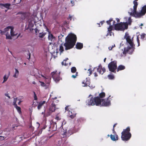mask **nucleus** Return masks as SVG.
<instances>
[{"label": "nucleus", "instance_id": "6", "mask_svg": "<svg viewBox=\"0 0 146 146\" xmlns=\"http://www.w3.org/2000/svg\"><path fill=\"white\" fill-rule=\"evenodd\" d=\"M56 71V72H53L51 73V75L52 76V78L56 82H58L61 79L60 76V72L58 74L57 73Z\"/></svg>", "mask_w": 146, "mask_h": 146}, {"label": "nucleus", "instance_id": "47", "mask_svg": "<svg viewBox=\"0 0 146 146\" xmlns=\"http://www.w3.org/2000/svg\"><path fill=\"white\" fill-rule=\"evenodd\" d=\"M78 72H76L75 75H72V77L73 78H75L76 77L78 76Z\"/></svg>", "mask_w": 146, "mask_h": 146}, {"label": "nucleus", "instance_id": "8", "mask_svg": "<svg viewBox=\"0 0 146 146\" xmlns=\"http://www.w3.org/2000/svg\"><path fill=\"white\" fill-rule=\"evenodd\" d=\"M128 13L131 16L135 17L140 18L141 16L144 15L141 11L139 13L136 11V13H134L133 12H129Z\"/></svg>", "mask_w": 146, "mask_h": 146}, {"label": "nucleus", "instance_id": "25", "mask_svg": "<svg viewBox=\"0 0 146 146\" xmlns=\"http://www.w3.org/2000/svg\"><path fill=\"white\" fill-rule=\"evenodd\" d=\"M141 12L144 15L146 13V5H144L142 7Z\"/></svg>", "mask_w": 146, "mask_h": 146}, {"label": "nucleus", "instance_id": "57", "mask_svg": "<svg viewBox=\"0 0 146 146\" xmlns=\"http://www.w3.org/2000/svg\"><path fill=\"white\" fill-rule=\"evenodd\" d=\"M30 57H31V54L29 53V58H27L28 59H29V60L30 59Z\"/></svg>", "mask_w": 146, "mask_h": 146}, {"label": "nucleus", "instance_id": "3", "mask_svg": "<svg viewBox=\"0 0 146 146\" xmlns=\"http://www.w3.org/2000/svg\"><path fill=\"white\" fill-rule=\"evenodd\" d=\"M130 131V128L129 127H127L126 129H123L121 133V138L122 140L127 141L130 139L131 136V134Z\"/></svg>", "mask_w": 146, "mask_h": 146}, {"label": "nucleus", "instance_id": "42", "mask_svg": "<svg viewBox=\"0 0 146 146\" xmlns=\"http://www.w3.org/2000/svg\"><path fill=\"white\" fill-rule=\"evenodd\" d=\"M77 2V1L75 0H72L71 1V3L72 4V6H73L75 4V2Z\"/></svg>", "mask_w": 146, "mask_h": 146}, {"label": "nucleus", "instance_id": "1", "mask_svg": "<svg viewBox=\"0 0 146 146\" xmlns=\"http://www.w3.org/2000/svg\"><path fill=\"white\" fill-rule=\"evenodd\" d=\"M77 40L76 35L72 33H70L65 38V42L64 44L65 50H67L72 48L75 44Z\"/></svg>", "mask_w": 146, "mask_h": 146}, {"label": "nucleus", "instance_id": "40", "mask_svg": "<svg viewBox=\"0 0 146 146\" xmlns=\"http://www.w3.org/2000/svg\"><path fill=\"white\" fill-rule=\"evenodd\" d=\"M59 50L60 52H62L64 50L63 47L62 45H61L60 46Z\"/></svg>", "mask_w": 146, "mask_h": 146}, {"label": "nucleus", "instance_id": "18", "mask_svg": "<svg viewBox=\"0 0 146 146\" xmlns=\"http://www.w3.org/2000/svg\"><path fill=\"white\" fill-rule=\"evenodd\" d=\"M113 29V26L112 25L109 26V27L108 28L107 33L106 35V36H108L109 35L110 36H111L112 35V31Z\"/></svg>", "mask_w": 146, "mask_h": 146}, {"label": "nucleus", "instance_id": "51", "mask_svg": "<svg viewBox=\"0 0 146 146\" xmlns=\"http://www.w3.org/2000/svg\"><path fill=\"white\" fill-rule=\"evenodd\" d=\"M5 139V137L3 136H0V140H2Z\"/></svg>", "mask_w": 146, "mask_h": 146}, {"label": "nucleus", "instance_id": "15", "mask_svg": "<svg viewBox=\"0 0 146 146\" xmlns=\"http://www.w3.org/2000/svg\"><path fill=\"white\" fill-rule=\"evenodd\" d=\"M86 102L88 106L95 105L94 98L93 97H91L90 99L87 100Z\"/></svg>", "mask_w": 146, "mask_h": 146}, {"label": "nucleus", "instance_id": "13", "mask_svg": "<svg viewBox=\"0 0 146 146\" xmlns=\"http://www.w3.org/2000/svg\"><path fill=\"white\" fill-rule=\"evenodd\" d=\"M97 71L101 74H102L104 72L106 71V70L104 67L102 68V66L101 64H100L98 66V67L97 68Z\"/></svg>", "mask_w": 146, "mask_h": 146}, {"label": "nucleus", "instance_id": "56", "mask_svg": "<svg viewBox=\"0 0 146 146\" xmlns=\"http://www.w3.org/2000/svg\"><path fill=\"white\" fill-rule=\"evenodd\" d=\"M5 96H7V97H8V98H10V96H9V95H8V94H5Z\"/></svg>", "mask_w": 146, "mask_h": 146}, {"label": "nucleus", "instance_id": "48", "mask_svg": "<svg viewBox=\"0 0 146 146\" xmlns=\"http://www.w3.org/2000/svg\"><path fill=\"white\" fill-rule=\"evenodd\" d=\"M115 45L114 44L113 45H112L111 46H110L108 48L110 50H111L112 48L115 47Z\"/></svg>", "mask_w": 146, "mask_h": 146}, {"label": "nucleus", "instance_id": "43", "mask_svg": "<svg viewBox=\"0 0 146 146\" xmlns=\"http://www.w3.org/2000/svg\"><path fill=\"white\" fill-rule=\"evenodd\" d=\"M55 119L58 120H59L61 119V118L58 116V114H57L56 115Z\"/></svg>", "mask_w": 146, "mask_h": 146}, {"label": "nucleus", "instance_id": "49", "mask_svg": "<svg viewBox=\"0 0 146 146\" xmlns=\"http://www.w3.org/2000/svg\"><path fill=\"white\" fill-rule=\"evenodd\" d=\"M137 42L138 44V46H139L140 45V42H139V38L138 37L137 38Z\"/></svg>", "mask_w": 146, "mask_h": 146}, {"label": "nucleus", "instance_id": "16", "mask_svg": "<svg viewBox=\"0 0 146 146\" xmlns=\"http://www.w3.org/2000/svg\"><path fill=\"white\" fill-rule=\"evenodd\" d=\"M11 6V4L8 3L5 4L0 3V8L3 9V7H5L7 9H9V7Z\"/></svg>", "mask_w": 146, "mask_h": 146}, {"label": "nucleus", "instance_id": "35", "mask_svg": "<svg viewBox=\"0 0 146 146\" xmlns=\"http://www.w3.org/2000/svg\"><path fill=\"white\" fill-rule=\"evenodd\" d=\"M76 69L75 67H73L71 68V72L72 73H74L76 72Z\"/></svg>", "mask_w": 146, "mask_h": 146}, {"label": "nucleus", "instance_id": "22", "mask_svg": "<svg viewBox=\"0 0 146 146\" xmlns=\"http://www.w3.org/2000/svg\"><path fill=\"white\" fill-rule=\"evenodd\" d=\"M45 103L46 102L44 101L40 102L39 103L38 105L37 106V108L38 110H39L41 108L43 104H45Z\"/></svg>", "mask_w": 146, "mask_h": 146}, {"label": "nucleus", "instance_id": "29", "mask_svg": "<svg viewBox=\"0 0 146 146\" xmlns=\"http://www.w3.org/2000/svg\"><path fill=\"white\" fill-rule=\"evenodd\" d=\"M19 74V72L17 69H15V74L13 75V77L15 78H17Z\"/></svg>", "mask_w": 146, "mask_h": 146}, {"label": "nucleus", "instance_id": "38", "mask_svg": "<svg viewBox=\"0 0 146 146\" xmlns=\"http://www.w3.org/2000/svg\"><path fill=\"white\" fill-rule=\"evenodd\" d=\"M70 106H66L65 108V109L66 111H68V113L69 112V111H70V109H71L70 108Z\"/></svg>", "mask_w": 146, "mask_h": 146}, {"label": "nucleus", "instance_id": "44", "mask_svg": "<svg viewBox=\"0 0 146 146\" xmlns=\"http://www.w3.org/2000/svg\"><path fill=\"white\" fill-rule=\"evenodd\" d=\"M34 94V100H37V98L36 95V94L35 92H33Z\"/></svg>", "mask_w": 146, "mask_h": 146}, {"label": "nucleus", "instance_id": "50", "mask_svg": "<svg viewBox=\"0 0 146 146\" xmlns=\"http://www.w3.org/2000/svg\"><path fill=\"white\" fill-rule=\"evenodd\" d=\"M88 71H89V76H90V75H91L92 73V70H91V69H89L88 70Z\"/></svg>", "mask_w": 146, "mask_h": 146}, {"label": "nucleus", "instance_id": "27", "mask_svg": "<svg viewBox=\"0 0 146 146\" xmlns=\"http://www.w3.org/2000/svg\"><path fill=\"white\" fill-rule=\"evenodd\" d=\"M48 38L49 40L52 41L55 39V37L51 34H49L48 36Z\"/></svg>", "mask_w": 146, "mask_h": 146}, {"label": "nucleus", "instance_id": "63", "mask_svg": "<svg viewBox=\"0 0 146 146\" xmlns=\"http://www.w3.org/2000/svg\"><path fill=\"white\" fill-rule=\"evenodd\" d=\"M117 123H116L115 124L113 125V129H114L115 127V126L116 125H117Z\"/></svg>", "mask_w": 146, "mask_h": 146}, {"label": "nucleus", "instance_id": "45", "mask_svg": "<svg viewBox=\"0 0 146 146\" xmlns=\"http://www.w3.org/2000/svg\"><path fill=\"white\" fill-rule=\"evenodd\" d=\"M131 22H132V21L131 19V17H130L128 18V23H127L128 25V24L129 25H131Z\"/></svg>", "mask_w": 146, "mask_h": 146}, {"label": "nucleus", "instance_id": "26", "mask_svg": "<svg viewBox=\"0 0 146 146\" xmlns=\"http://www.w3.org/2000/svg\"><path fill=\"white\" fill-rule=\"evenodd\" d=\"M85 81L86 83V85H82V86L83 87H87L88 86L89 87H90L91 88V87L90 86V80L86 78L85 80Z\"/></svg>", "mask_w": 146, "mask_h": 146}, {"label": "nucleus", "instance_id": "7", "mask_svg": "<svg viewBox=\"0 0 146 146\" xmlns=\"http://www.w3.org/2000/svg\"><path fill=\"white\" fill-rule=\"evenodd\" d=\"M57 108H56V106L55 104L53 102L51 104L49 108L48 111L47 113V115L49 116L50 115L51 113L54 112L56 109Z\"/></svg>", "mask_w": 146, "mask_h": 146}, {"label": "nucleus", "instance_id": "53", "mask_svg": "<svg viewBox=\"0 0 146 146\" xmlns=\"http://www.w3.org/2000/svg\"><path fill=\"white\" fill-rule=\"evenodd\" d=\"M113 133L114 134V135L117 134L115 130L114 129H113Z\"/></svg>", "mask_w": 146, "mask_h": 146}, {"label": "nucleus", "instance_id": "14", "mask_svg": "<svg viewBox=\"0 0 146 146\" xmlns=\"http://www.w3.org/2000/svg\"><path fill=\"white\" fill-rule=\"evenodd\" d=\"M56 123L54 122H52L50 124V126L49 127L50 129L52 131L56 130L57 129Z\"/></svg>", "mask_w": 146, "mask_h": 146}, {"label": "nucleus", "instance_id": "34", "mask_svg": "<svg viewBox=\"0 0 146 146\" xmlns=\"http://www.w3.org/2000/svg\"><path fill=\"white\" fill-rule=\"evenodd\" d=\"M112 21H113V18H111L109 20L107 21H106V23L108 25H109V26L112 25H111V22Z\"/></svg>", "mask_w": 146, "mask_h": 146}, {"label": "nucleus", "instance_id": "61", "mask_svg": "<svg viewBox=\"0 0 146 146\" xmlns=\"http://www.w3.org/2000/svg\"><path fill=\"white\" fill-rule=\"evenodd\" d=\"M94 76L95 77H97L98 76V74L96 72L94 73Z\"/></svg>", "mask_w": 146, "mask_h": 146}, {"label": "nucleus", "instance_id": "62", "mask_svg": "<svg viewBox=\"0 0 146 146\" xmlns=\"http://www.w3.org/2000/svg\"><path fill=\"white\" fill-rule=\"evenodd\" d=\"M105 22V21H101L100 23H101V25H102Z\"/></svg>", "mask_w": 146, "mask_h": 146}, {"label": "nucleus", "instance_id": "9", "mask_svg": "<svg viewBox=\"0 0 146 146\" xmlns=\"http://www.w3.org/2000/svg\"><path fill=\"white\" fill-rule=\"evenodd\" d=\"M102 106H108L111 105L110 101L108 99V98L107 99V100L104 99H102Z\"/></svg>", "mask_w": 146, "mask_h": 146}, {"label": "nucleus", "instance_id": "17", "mask_svg": "<svg viewBox=\"0 0 146 146\" xmlns=\"http://www.w3.org/2000/svg\"><path fill=\"white\" fill-rule=\"evenodd\" d=\"M133 3L134 5L133 6V9H131V12H133L134 13H136L137 11V8L138 5L137 2L136 1H133Z\"/></svg>", "mask_w": 146, "mask_h": 146}, {"label": "nucleus", "instance_id": "23", "mask_svg": "<svg viewBox=\"0 0 146 146\" xmlns=\"http://www.w3.org/2000/svg\"><path fill=\"white\" fill-rule=\"evenodd\" d=\"M21 14V16L20 17L21 18L22 20H23L25 18L26 15L27 14V13L26 12L24 13H20Z\"/></svg>", "mask_w": 146, "mask_h": 146}, {"label": "nucleus", "instance_id": "39", "mask_svg": "<svg viewBox=\"0 0 146 146\" xmlns=\"http://www.w3.org/2000/svg\"><path fill=\"white\" fill-rule=\"evenodd\" d=\"M45 33H40L39 34V37L40 38H42L45 35Z\"/></svg>", "mask_w": 146, "mask_h": 146}, {"label": "nucleus", "instance_id": "52", "mask_svg": "<svg viewBox=\"0 0 146 146\" xmlns=\"http://www.w3.org/2000/svg\"><path fill=\"white\" fill-rule=\"evenodd\" d=\"M82 84H83V85H86V82L85 81V80H84L82 82Z\"/></svg>", "mask_w": 146, "mask_h": 146}, {"label": "nucleus", "instance_id": "4", "mask_svg": "<svg viewBox=\"0 0 146 146\" xmlns=\"http://www.w3.org/2000/svg\"><path fill=\"white\" fill-rule=\"evenodd\" d=\"M128 27L127 22H120L115 25L114 29L116 31H124L127 29Z\"/></svg>", "mask_w": 146, "mask_h": 146}, {"label": "nucleus", "instance_id": "33", "mask_svg": "<svg viewBox=\"0 0 146 146\" xmlns=\"http://www.w3.org/2000/svg\"><path fill=\"white\" fill-rule=\"evenodd\" d=\"M13 30V27L10 29L11 35L12 36H14L16 35L14 33Z\"/></svg>", "mask_w": 146, "mask_h": 146}, {"label": "nucleus", "instance_id": "19", "mask_svg": "<svg viewBox=\"0 0 146 146\" xmlns=\"http://www.w3.org/2000/svg\"><path fill=\"white\" fill-rule=\"evenodd\" d=\"M110 137L111 140L113 141H116L118 140V136L117 134L112 135H111Z\"/></svg>", "mask_w": 146, "mask_h": 146}, {"label": "nucleus", "instance_id": "32", "mask_svg": "<svg viewBox=\"0 0 146 146\" xmlns=\"http://www.w3.org/2000/svg\"><path fill=\"white\" fill-rule=\"evenodd\" d=\"M99 98H102L104 97L105 96V94L104 92H103L100 93L99 94Z\"/></svg>", "mask_w": 146, "mask_h": 146}, {"label": "nucleus", "instance_id": "58", "mask_svg": "<svg viewBox=\"0 0 146 146\" xmlns=\"http://www.w3.org/2000/svg\"><path fill=\"white\" fill-rule=\"evenodd\" d=\"M116 20L117 21V22L118 23L120 21V20H119V19L118 18H116Z\"/></svg>", "mask_w": 146, "mask_h": 146}, {"label": "nucleus", "instance_id": "2", "mask_svg": "<svg viewBox=\"0 0 146 146\" xmlns=\"http://www.w3.org/2000/svg\"><path fill=\"white\" fill-rule=\"evenodd\" d=\"M124 38L126 39L127 42L130 45V46L124 48L123 53L125 54L127 53L131 54L134 50L135 45L134 44L133 40L131 39V36L128 33H125Z\"/></svg>", "mask_w": 146, "mask_h": 146}, {"label": "nucleus", "instance_id": "41", "mask_svg": "<svg viewBox=\"0 0 146 146\" xmlns=\"http://www.w3.org/2000/svg\"><path fill=\"white\" fill-rule=\"evenodd\" d=\"M108 77L109 79L110 80L113 79L114 78V76H113L111 75H108Z\"/></svg>", "mask_w": 146, "mask_h": 146}, {"label": "nucleus", "instance_id": "46", "mask_svg": "<svg viewBox=\"0 0 146 146\" xmlns=\"http://www.w3.org/2000/svg\"><path fill=\"white\" fill-rule=\"evenodd\" d=\"M146 34L145 33L142 34L141 35V38L142 39H143L145 37Z\"/></svg>", "mask_w": 146, "mask_h": 146}, {"label": "nucleus", "instance_id": "11", "mask_svg": "<svg viewBox=\"0 0 146 146\" xmlns=\"http://www.w3.org/2000/svg\"><path fill=\"white\" fill-rule=\"evenodd\" d=\"M69 117L71 119L74 118L76 116L77 113L73 109H70V111L68 113Z\"/></svg>", "mask_w": 146, "mask_h": 146}, {"label": "nucleus", "instance_id": "28", "mask_svg": "<svg viewBox=\"0 0 146 146\" xmlns=\"http://www.w3.org/2000/svg\"><path fill=\"white\" fill-rule=\"evenodd\" d=\"M48 138H44L41 140V143L42 145H44L46 144L48 141Z\"/></svg>", "mask_w": 146, "mask_h": 146}, {"label": "nucleus", "instance_id": "12", "mask_svg": "<svg viewBox=\"0 0 146 146\" xmlns=\"http://www.w3.org/2000/svg\"><path fill=\"white\" fill-rule=\"evenodd\" d=\"M94 105L98 106L101 105L102 100L98 96L95 97L94 98Z\"/></svg>", "mask_w": 146, "mask_h": 146}, {"label": "nucleus", "instance_id": "21", "mask_svg": "<svg viewBox=\"0 0 146 146\" xmlns=\"http://www.w3.org/2000/svg\"><path fill=\"white\" fill-rule=\"evenodd\" d=\"M76 48L78 49H81L83 47V44L80 42H77L76 45Z\"/></svg>", "mask_w": 146, "mask_h": 146}, {"label": "nucleus", "instance_id": "30", "mask_svg": "<svg viewBox=\"0 0 146 146\" xmlns=\"http://www.w3.org/2000/svg\"><path fill=\"white\" fill-rule=\"evenodd\" d=\"M71 130H70L68 131V132H64V135H66V136H69V135H70L71 134L73 133V132L71 131V133H70V132L71 131Z\"/></svg>", "mask_w": 146, "mask_h": 146}, {"label": "nucleus", "instance_id": "55", "mask_svg": "<svg viewBox=\"0 0 146 146\" xmlns=\"http://www.w3.org/2000/svg\"><path fill=\"white\" fill-rule=\"evenodd\" d=\"M17 100V98H14V100L13 102H16Z\"/></svg>", "mask_w": 146, "mask_h": 146}, {"label": "nucleus", "instance_id": "54", "mask_svg": "<svg viewBox=\"0 0 146 146\" xmlns=\"http://www.w3.org/2000/svg\"><path fill=\"white\" fill-rule=\"evenodd\" d=\"M13 105L15 107L17 106L16 104V102H13Z\"/></svg>", "mask_w": 146, "mask_h": 146}, {"label": "nucleus", "instance_id": "31", "mask_svg": "<svg viewBox=\"0 0 146 146\" xmlns=\"http://www.w3.org/2000/svg\"><path fill=\"white\" fill-rule=\"evenodd\" d=\"M9 75H10V72L9 73V74L8 76H7V75L6 74L3 77L4 80H3V82H2L3 83L5 82L6 81H7Z\"/></svg>", "mask_w": 146, "mask_h": 146}, {"label": "nucleus", "instance_id": "20", "mask_svg": "<svg viewBox=\"0 0 146 146\" xmlns=\"http://www.w3.org/2000/svg\"><path fill=\"white\" fill-rule=\"evenodd\" d=\"M12 27L11 26H9L5 28L4 29L3 31H1V35H4L5 34V33H6L7 32L9 31L10 29H11V28H12Z\"/></svg>", "mask_w": 146, "mask_h": 146}, {"label": "nucleus", "instance_id": "36", "mask_svg": "<svg viewBox=\"0 0 146 146\" xmlns=\"http://www.w3.org/2000/svg\"><path fill=\"white\" fill-rule=\"evenodd\" d=\"M15 108H16L18 112L19 113H21V108L20 107L18 106H17Z\"/></svg>", "mask_w": 146, "mask_h": 146}, {"label": "nucleus", "instance_id": "37", "mask_svg": "<svg viewBox=\"0 0 146 146\" xmlns=\"http://www.w3.org/2000/svg\"><path fill=\"white\" fill-rule=\"evenodd\" d=\"M9 35H8V32H7L6 34L5 35L6 36V39H12V38L11 36H10L9 33H8Z\"/></svg>", "mask_w": 146, "mask_h": 146}, {"label": "nucleus", "instance_id": "60", "mask_svg": "<svg viewBox=\"0 0 146 146\" xmlns=\"http://www.w3.org/2000/svg\"><path fill=\"white\" fill-rule=\"evenodd\" d=\"M113 23L112 25H113L115 26V21H113Z\"/></svg>", "mask_w": 146, "mask_h": 146}, {"label": "nucleus", "instance_id": "59", "mask_svg": "<svg viewBox=\"0 0 146 146\" xmlns=\"http://www.w3.org/2000/svg\"><path fill=\"white\" fill-rule=\"evenodd\" d=\"M61 63L62 65H65V66H66V64H64V61L62 62Z\"/></svg>", "mask_w": 146, "mask_h": 146}, {"label": "nucleus", "instance_id": "64", "mask_svg": "<svg viewBox=\"0 0 146 146\" xmlns=\"http://www.w3.org/2000/svg\"><path fill=\"white\" fill-rule=\"evenodd\" d=\"M69 19H70V20H71V19H72L71 16L70 15L69 16Z\"/></svg>", "mask_w": 146, "mask_h": 146}, {"label": "nucleus", "instance_id": "5", "mask_svg": "<svg viewBox=\"0 0 146 146\" xmlns=\"http://www.w3.org/2000/svg\"><path fill=\"white\" fill-rule=\"evenodd\" d=\"M117 62L116 61L111 62L108 65V67L110 71L114 73H116V70L117 68Z\"/></svg>", "mask_w": 146, "mask_h": 146}, {"label": "nucleus", "instance_id": "24", "mask_svg": "<svg viewBox=\"0 0 146 146\" xmlns=\"http://www.w3.org/2000/svg\"><path fill=\"white\" fill-rule=\"evenodd\" d=\"M125 68V67L124 66L122 65H119L117 68V71L118 72L119 70H124Z\"/></svg>", "mask_w": 146, "mask_h": 146}, {"label": "nucleus", "instance_id": "10", "mask_svg": "<svg viewBox=\"0 0 146 146\" xmlns=\"http://www.w3.org/2000/svg\"><path fill=\"white\" fill-rule=\"evenodd\" d=\"M41 76L43 77L44 79L46 80V84H45L44 82L40 81L39 82L40 83L41 86L42 87H46L48 86V85L49 84L50 82V79H49L46 78V77L42 75Z\"/></svg>", "mask_w": 146, "mask_h": 146}]
</instances>
